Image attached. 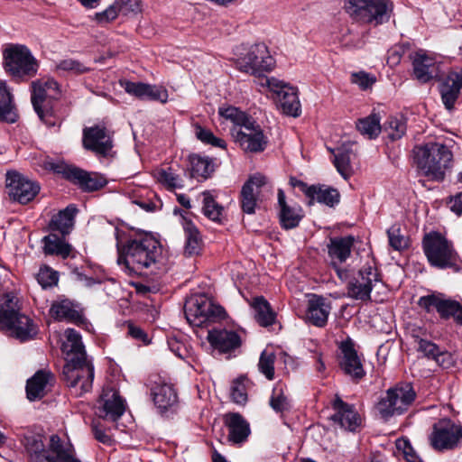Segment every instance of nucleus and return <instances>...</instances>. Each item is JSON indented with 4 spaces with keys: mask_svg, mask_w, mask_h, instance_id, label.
Wrapping results in <instances>:
<instances>
[{
    "mask_svg": "<svg viewBox=\"0 0 462 462\" xmlns=\"http://www.w3.org/2000/svg\"><path fill=\"white\" fill-rule=\"evenodd\" d=\"M169 95L168 91L163 87H159L155 85L146 84L145 88V98L159 101L162 104L166 103L168 100Z\"/></svg>",
    "mask_w": 462,
    "mask_h": 462,
    "instance_id": "nucleus-58",
    "label": "nucleus"
},
{
    "mask_svg": "<svg viewBox=\"0 0 462 462\" xmlns=\"http://www.w3.org/2000/svg\"><path fill=\"white\" fill-rule=\"evenodd\" d=\"M55 70L80 75L90 71V68L79 60L68 58L58 61L55 65Z\"/></svg>",
    "mask_w": 462,
    "mask_h": 462,
    "instance_id": "nucleus-48",
    "label": "nucleus"
},
{
    "mask_svg": "<svg viewBox=\"0 0 462 462\" xmlns=\"http://www.w3.org/2000/svg\"><path fill=\"white\" fill-rule=\"evenodd\" d=\"M371 3L380 5V8L370 7V24L379 25L390 20L393 12V4L389 0H371Z\"/></svg>",
    "mask_w": 462,
    "mask_h": 462,
    "instance_id": "nucleus-44",
    "label": "nucleus"
},
{
    "mask_svg": "<svg viewBox=\"0 0 462 462\" xmlns=\"http://www.w3.org/2000/svg\"><path fill=\"white\" fill-rule=\"evenodd\" d=\"M462 90V69L450 71L439 85V93L446 109L452 110Z\"/></svg>",
    "mask_w": 462,
    "mask_h": 462,
    "instance_id": "nucleus-22",
    "label": "nucleus"
},
{
    "mask_svg": "<svg viewBox=\"0 0 462 462\" xmlns=\"http://www.w3.org/2000/svg\"><path fill=\"white\" fill-rule=\"evenodd\" d=\"M353 153L349 150L342 148L337 149L334 154V165L337 168L338 173L345 179H349L355 172L354 166L352 164Z\"/></svg>",
    "mask_w": 462,
    "mask_h": 462,
    "instance_id": "nucleus-42",
    "label": "nucleus"
},
{
    "mask_svg": "<svg viewBox=\"0 0 462 462\" xmlns=\"http://www.w3.org/2000/svg\"><path fill=\"white\" fill-rule=\"evenodd\" d=\"M183 229L186 239L184 254L188 256L198 255L203 246V241L199 229L191 221H185Z\"/></svg>",
    "mask_w": 462,
    "mask_h": 462,
    "instance_id": "nucleus-37",
    "label": "nucleus"
},
{
    "mask_svg": "<svg viewBox=\"0 0 462 462\" xmlns=\"http://www.w3.org/2000/svg\"><path fill=\"white\" fill-rule=\"evenodd\" d=\"M125 406L124 401L115 389H106L103 391L99 401L98 415L107 420L116 421L125 412Z\"/></svg>",
    "mask_w": 462,
    "mask_h": 462,
    "instance_id": "nucleus-21",
    "label": "nucleus"
},
{
    "mask_svg": "<svg viewBox=\"0 0 462 462\" xmlns=\"http://www.w3.org/2000/svg\"><path fill=\"white\" fill-rule=\"evenodd\" d=\"M218 114L220 116L230 120L234 124L232 128L243 127L244 125L252 119L251 116H248L245 113L235 106H221L218 109Z\"/></svg>",
    "mask_w": 462,
    "mask_h": 462,
    "instance_id": "nucleus-46",
    "label": "nucleus"
},
{
    "mask_svg": "<svg viewBox=\"0 0 462 462\" xmlns=\"http://www.w3.org/2000/svg\"><path fill=\"white\" fill-rule=\"evenodd\" d=\"M332 409L334 413L331 420L340 428L349 431H356L362 424V418L352 404L345 402L338 395H336Z\"/></svg>",
    "mask_w": 462,
    "mask_h": 462,
    "instance_id": "nucleus-18",
    "label": "nucleus"
},
{
    "mask_svg": "<svg viewBox=\"0 0 462 462\" xmlns=\"http://www.w3.org/2000/svg\"><path fill=\"white\" fill-rule=\"evenodd\" d=\"M77 211L74 205H69L51 217L49 224L50 229L59 231L63 236L69 234L74 226V217Z\"/></svg>",
    "mask_w": 462,
    "mask_h": 462,
    "instance_id": "nucleus-31",
    "label": "nucleus"
},
{
    "mask_svg": "<svg viewBox=\"0 0 462 462\" xmlns=\"http://www.w3.org/2000/svg\"><path fill=\"white\" fill-rule=\"evenodd\" d=\"M415 396L416 393L410 383L398 384L386 391L385 396L376 404L377 411L383 419L400 415L407 411Z\"/></svg>",
    "mask_w": 462,
    "mask_h": 462,
    "instance_id": "nucleus-10",
    "label": "nucleus"
},
{
    "mask_svg": "<svg viewBox=\"0 0 462 462\" xmlns=\"http://www.w3.org/2000/svg\"><path fill=\"white\" fill-rule=\"evenodd\" d=\"M42 242L45 254L67 258L71 252V245L66 243L63 237H60L56 234H50L44 236Z\"/></svg>",
    "mask_w": 462,
    "mask_h": 462,
    "instance_id": "nucleus-39",
    "label": "nucleus"
},
{
    "mask_svg": "<svg viewBox=\"0 0 462 462\" xmlns=\"http://www.w3.org/2000/svg\"><path fill=\"white\" fill-rule=\"evenodd\" d=\"M412 68L415 79L423 84L437 78L439 73L435 58L422 50L412 56Z\"/></svg>",
    "mask_w": 462,
    "mask_h": 462,
    "instance_id": "nucleus-19",
    "label": "nucleus"
},
{
    "mask_svg": "<svg viewBox=\"0 0 462 462\" xmlns=\"http://www.w3.org/2000/svg\"><path fill=\"white\" fill-rule=\"evenodd\" d=\"M380 121L379 115L373 113L368 116L359 119L356 123V128L366 138L375 139L382 130Z\"/></svg>",
    "mask_w": 462,
    "mask_h": 462,
    "instance_id": "nucleus-41",
    "label": "nucleus"
},
{
    "mask_svg": "<svg viewBox=\"0 0 462 462\" xmlns=\"http://www.w3.org/2000/svg\"><path fill=\"white\" fill-rule=\"evenodd\" d=\"M50 314L57 320H66L77 324L84 322V317L79 305L69 299L55 300L51 304Z\"/></svg>",
    "mask_w": 462,
    "mask_h": 462,
    "instance_id": "nucleus-26",
    "label": "nucleus"
},
{
    "mask_svg": "<svg viewBox=\"0 0 462 462\" xmlns=\"http://www.w3.org/2000/svg\"><path fill=\"white\" fill-rule=\"evenodd\" d=\"M58 273L45 266L42 267L37 274V281L42 288L51 287L58 283Z\"/></svg>",
    "mask_w": 462,
    "mask_h": 462,
    "instance_id": "nucleus-56",
    "label": "nucleus"
},
{
    "mask_svg": "<svg viewBox=\"0 0 462 462\" xmlns=\"http://www.w3.org/2000/svg\"><path fill=\"white\" fill-rule=\"evenodd\" d=\"M154 404L165 411L177 402V393L171 384L160 383L152 389Z\"/></svg>",
    "mask_w": 462,
    "mask_h": 462,
    "instance_id": "nucleus-34",
    "label": "nucleus"
},
{
    "mask_svg": "<svg viewBox=\"0 0 462 462\" xmlns=\"http://www.w3.org/2000/svg\"><path fill=\"white\" fill-rule=\"evenodd\" d=\"M351 81L358 85L362 89H367L375 82V78L365 71H359L351 75Z\"/></svg>",
    "mask_w": 462,
    "mask_h": 462,
    "instance_id": "nucleus-62",
    "label": "nucleus"
},
{
    "mask_svg": "<svg viewBox=\"0 0 462 462\" xmlns=\"http://www.w3.org/2000/svg\"><path fill=\"white\" fill-rule=\"evenodd\" d=\"M354 241L355 239L351 236L330 239L328 251L332 264L336 265L346 262L351 254Z\"/></svg>",
    "mask_w": 462,
    "mask_h": 462,
    "instance_id": "nucleus-29",
    "label": "nucleus"
},
{
    "mask_svg": "<svg viewBox=\"0 0 462 462\" xmlns=\"http://www.w3.org/2000/svg\"><path fill=\"white\" fill-rule=\"evenodd\" d=\"M208 340L210 345L220 352H229L241 344L239 336L234 331L213 330L209 331Z\"/></svg>",
    "mask_w": 462,
    "mask_h": 462,
    "instance_id": "nucleus-28",
    "label": "nucleus"
},
{
    "mask_svg": "<svg viewBox=\"0 0 462 462\" xmlns=\"http://www.w3.org/2000/svg\"><path fill=\"white\" fill-rule=\"evenodd\" d=\"M387 235L389 245L393 249L402 251L408 247L409 240L401 233L400 227L396 226H391L387 231Z\"/></svg>",
    "mask_w": 462,
    "mask_h": 462,
    "instance_id": "nucleus-52",
    "label": "nucleus"
},
{
    "mask_svg": "<svg viewBox=\"0 0 462 462\" xmlns=\"http://www.w3.org/2000/svg\"><path fill=\"white\" fill-rule=\"evenodd\" d=\"M423 250L432 266L439 269H458L457 253L452 243L440 234L433 232L426 235L423 238Z\"/></svg>",
    "mask_w": 462,
    "mask_h": 462,
    "instance_id": "nucleus-7",
    "label": "nucleus"
},
{
    "mask_svg": "<svg viewBox=\"0 0 462 462\" xmlns=\"http://www.w3.org/2000/svg\"><path fill=\"white\" fill-rule=\"evenodd\" d=\"M184 313L189 324L199 327L223 318L225 310L207 295L193 294L186 300Z\"/></svg>",
    "mask_w": 462,
    "mask_h": 462,
    "instance_id": "nucleus-9",
    "label": "nucleus"
},
{
    "mask_svg": "<svg viewBox=\"0 0 462 462\" xmlns=\"http://www.w3.org/2000/svg\"><path fill=\"white\" fill-rule=\"evenodd\" d=\"M120 85L129 95L134 96L140 99L145 98V83L123 80L120 81Z\"/></svg>",
    "mask_w": 462,
    "mask_h": 462,
    "instance_id": "nucleus-59",
    "label": "nucleus"
},
{
    "mask_svg": "<svg viewBox=\"0 0 462 462\" xmlns=\"http://www.w3.org/2000/svg\"><path fill=\"white\" fill-rule=\"evenodd\" d=\"M115 3L123 15H136L142 11L141 0H116Z\"/></svg>",
    "mask_w": 462,
    "mask_h": 462,
    "instance_id": "nucleus-54",
    "label": "nucleus"
},
{
    "mask_svg": "<svg viewBox=\"0 0 462 462\" xmlns=\"http://www.w3.org/2000/svg\"><path fill=\"white\" fill-rule=\"evenodd\" d=\"M231 398L238 404H244L247 401V393L244 378L236 379L233 382L231 387Z\"/></svg>",
    "mask_w": 462,
    "mask_h": 462,
    "instance_id": "nucleus-57",
    "label": "nucleus"
},
{
    "mask_svg": "<svg viewBox=\"0 0 462 462\" xmlns=\"http://www.w3.org/2000/svg\"><path fill=\"white\" fill-rule=\"evenodd\" d=\"M118 248V264H124L130 272L142 273L151 267L159 269L162 261V248L154 237L143 236L130 239Z\"/></svg>",
    "mask_w": 462,
    "mask_h": 462,
    "instance_id": "nucleus-3",
    "label": "nucleus"
},
{
    "mask_svg": "<svg viewBox=\"0 0 462 462\" xmlns=\"http://www.w3.org/2000/svg\"><path fill=\"white\" fill-rule=\"evenodd\" d=\"M235 55L237 69L255 76L259 86L261 79H269L263 77V73L271 71L275 66V60L264 43L242 44L236 47Z\"/></svg>",
    "mask_w": 462,
    "mask_h": 462,
    "instance_id": "nucleus-5",
    "label": "nucleus"
},
{
    "mask_svg": "<svg viewBox=\"0 0 462 462\" xmlns=\"http://www.w3.org/2000/svg\"><path fill=\"white\" fill-rule=\"evenodd\" d=\"M277 195L281 226L284 229H291L298 226L303 217L302 208L295 203H288L282 189H278Z\"/></svg>",
    "mask_w": 462,
    "mask_h": 462,
    "instance_id": "nucleus-25",
    "label": "nucleus"
},
{
    "mask_svg": "<svg viewBox=\"0 0 462 462\" xmlns=\"http://www.w3.org/2000/svg\"><path fill=\"white\" fill-rule=\"evenodd\" d=\"M370 7L380 8V5H373L371 0H346L345 9L349 16L359 23H369L371 16L369 15Z\"/></svg>",
    "mask_w": 462,
    "mask_h": 462,
    "instance_id": "nucleus-35",
    "label": "nucleus"
},
{
    "mask_svg": "<svg viewBox=\"0 0 462 462\" xmlns=\"http://www.w3.org/2000/svg\"><path fill=\"white\" fill-rule=\"evenodd\" d=\"M157 180L171 189L181 188V180L171 168L157 170L154 173Z\"/></svg>",
    "mask_w": 462,
    "mask_h": 462,
    "instance_id": "nucleus-51",
    "label": "nucleus"
},
{
    "mask_svg": "<svg viewBox=\"0 0 462 462\" xmlns=\"http://www.w3.org/2000/svg\"><path fill=\"white\" fill-rule=\"evenodd\" d=\"M386 131L389 138L392 140H398L405 134L406 124L402 119L395 117L390 118L387 122Z\"/></svg>",
    "mask_w": 462,
    "mask_h": 462,
    "instance_id": "nucleus-55",
    "label": "nucleus"
},
{
    "mask_svg": "<svg viewBox=\"0 0 462 462\" xmlns=\"http://www.w3.org/2000/svg\"><path fill=\"white\" fill-rule=\"evenodd\" d=\"M66 340L62 350L67 355L63 375L71 393L80 396L91 390L94 379V366L87 359L80 334L73 328L65 330Z\"/></svg>",
    "mask_w": 462,
    "mask_h": 462,
    "instance_id": "nucleus-1",
    "label": "nucleus"
},
{
    "mask_svg": "<svg viewBox=\"0 0 462 462\" xmlns=\"http://www.w3.org/2000/svg\"><path fill=\"white\" fill-rule=\"evenodd\" d=\"M453 139L429 141L412 149L414 163L419 171L430 180L442 181L453 165Z\"/></svg>",
    "mask_w": 462,
    "mask_h": 462,
    "instance_id": "nucleus-2",
    "label": "nucleus"
},
{
    "mask_svg": "<svg viewBox=\"0 0 462 462\" xmlns=\"http://www.w3.org/2000/svg\"><path fill=\"white\" fill-rule=\"evenodd\" d=\"M330 311L331 306L325 298L312 295L308 300L305 319L313 326L323 328L327 325Z\"/></svg>",
    "mask_w": 462,
    "mask_h": 462,
    "instance_id": "nucleus-23",
    "label": "nucleus"
},
{
    "mask_svg": "<svg viewBox=\"0 0 462 462\" xmlns=\"http://www.w3.org/2000/svg\"><path fill=\"white\" fill-rule=\"evenodd\" d=\"M18 118L14 97L6 83L0 80V121L14 123Z\"/></svg>",
    "mask_w": 462,
    "mask_h": 462,
    "instance_id": "nucleus-32",
    "label": "nucleus"
},
{
    "mask_svg": "<svg viewBox=\"0 0 462 462\" xmlns=\"http://www.w3.org/2000/svg\"><path fill=\"white\" fill-rule=\"evenodd\" d=\"M429 441L437 451L455 449L462 442V427L451 420H440L433 425Z\"/></svg>",
    "mask_w": 462,
    "mask_h": 462,
    "instance_id": "nucleus-11",
    "label": "nucleus"
},
{
    "mask_svg": "<svg viewBox=\"0 0 462 462\" xmlns=\"http://www.w3.org/2000/svg\"><path fill=\"white\" fill-rule=\"evenodd\" d=\"M0 330L21 342L31 340L37 334L33 320L20 312L18 300L10 292L0 295Z\"/></svg>",
    "mask_w": 462,
    "mask_h": 462,
    "instance_id": "nucleus-4",
    "label": "nucleus"
},
{
    "mask_svg": "<svg viewBox=\"0 0 462 462\" xmlns=\"http://www.w3.org/2000/svg\"><path fill=\"white\" fill-rule=\"evenodd\" d=\"M195 134L202 143L216 147L226 148V142L223 139L216 137L210 130L203 128L200 125H196Z\"/></svg>",
    "mask_w": 462,
    "mask_h": 462,
    "instance_id": "nucleus-53",
    "label": "nucleus"
},
{
    "mask_svg": "<svg viewBox=\"0 0 462 462\" xmlns=\"http://www.w3.org/2000/svg\"><path fill=\"white\" fill-rule=\"evenodd\" d=\"M5 69L14 76L33 75L38 62L24 45H12L4 51Z\"/></svg>",
    "mask_w": 462,
    "mask_h": 462,
    "instance_id": "nucleus-12",
    "label": "nucleus"
},
{
    "mask_svg": "<svg viewBox=\"0 0 462 462\" xmlns=\"http://www.w3.org/2000/svg\"><path fill=\"white\" fill-rule=\"evenodd\" d=\"M306 196L310 198V204L314 200L325 204L328 207H334L339 202L340 195L336 189L312 185L306 189Z\"/></svg>",
    "mask_w": 462,
    "mask_h": 462,
    "instance_id": "nucleus-33",
    "label": "nucleus"
},
{
    "mask_svg": "<svg viewBox=\"0 0 462 462\" xmlns=\"http://www.w3.org/2000/svg\"><path fill=\"white\" fill-rule=\"evenodd\" d=\"M365 263L347 283V296L351 299L367 301L371 300L374 288L382 285L374 258L367 254Z\"/></svg>",
    "mask_w": 462,
    "mask_h": 462,
    "instance_id": "nucleus-8",
    "label": "nucleus"
},
{
    "mask_svg": "<svg viewBox=\"0 0 462 462\" xmlns=\"http://www.w3.org/2000/svg\"><path fill=\"white\" fill-rule=\"evenodd\" d=\"M251 178L261 179L260 181H256L255 183H252V191L253 194L255 195V198L258 199L260 196L263 195V192H271L272 186L268 183V180L265 176L262 174H254Z\"/></svg>",
    "mask_w": 462,
    "mask_h": 462,
    "instance_id": "nucleus-63",
    "label": "nucleus"
},
{
    "mask_svg": "<svg viewBox=\"0 0 462 462\" xmlns=\"http://www.w3.org/2000/svg\"><path fill=\"white\" fill-rule=\"evenodd\" d=\"M270 406L276 412H283L290 409V402L284 394V385L276 383L273 389L272 396L270 399Z\"/></svg>",
    "mask_w": 462,
    "mask_h": 462,
    "instance_id": "nucleus-49",
    "label": "nucleus"
},
{
    "mask_svg": "<svg viewBox=\"0 0 462 462\" xmlns=\"http://www.w3.org/2000/svg\"><path fill=\"white\" fill-rule=\"evenodd\" d=\"M25 448L27 452L30 454V457H32V456L40 455L46 452L41 437L32 436L26 438Z\"/></svg>",
    "mask_w": 462,
    "mask_h": 462,
    "instance_id": "nucleus-61",
    "label": "nucleus"
},
{
    "mask_svg": "<svg viewBox=\"0 0 462 462\" xmlns=\"http://www.w3.org/2000/svg\"><path fill=\"white\" fill-rule=\"evenodd\" d=\"M343 359L341 366L345 373L355 378H362L365 372L356 352L352 346L345 345L342 347Z\"/></svg>",
    "mask_w": 462,
    "mask_h": 462,
    "instance_id": "nucleus-38",
    "label": "nucleus"
},
{
    "mask_svg": "<svg viewBox=\"0 0 462 462\" xmlns=\"http://www.w3.org/2000/svg\"><path fill=\"white\" fill-rule=\"evenodd\" d=\"M398 448H402L403 456L408 462H420V459L417 455L416 451L411 446V444L406 441H399Z\"/></svg>",
    "mask_w": 462,
    "mask_h": 462,
    "instance_id": "nucleus-64",
    "label": "nucleus"
},
{
    "mask_svg": "<svg viewBox=\"0 0 462 462\" xmlns=\"http://www.w3.org/2000/svg\"><path fill=\"white\" fill-rule=\"evenodd\" d=\"M6 189L10 198L21 204L32 201L40 191V185L15 170L5 174Z\"/></svg>",
    "mask_w": 462,
    "mask_h": 462,
    "instance_id": "nucleus-14",
    "label": "nucleus"
},
{
    "mask_svg": "<svg viewBox=\"0 0 462 462\" xmlns=\"http://www.w3.org/2000/svg\"><path fill=\"white\" fill-rule=\"evenodd\" d=\"M252 308L254 310L255 319L261 326L267 327L274 322L275 315L263 297L254 299Z\"/></svg>",
    "mask_w": 462,
    "mask_h": 462,
    "instance_id": "nucleus-43",
    "label": "nucleus"
},
{
    "mask_svg": "<svg viewBox=\"0 0 462 462\" xmlns=\"http://www.w3.org/2000/svg\"><path fill=\"white\" fill-rule=\"evenodd\" d=\"M203 214L210 220L219 222L223 214V207L219 205L209 191L202 192Z\"/></svg>",
    "mask_w": 462,
    "mask_h": 462,
    "instance_id": "nucleus-45",
    "label": "nucleus"
},
{
    "mask_svg": "<svg viewBox=\"0 0 462 462\" xmlns=\"http://www.w3.org/2000/svg\"><path fill=\"white\" fill-rule=\"evenodd\" d=\"M215 171L214 161L208 156L191 154L189 156V171L190 178L198 180L208 179Z\"/></svg>",
    "mask_w": 462,
    "mask_h": 462,
    "instance_id": "nucleus-30",
    "label": "nucleus"
},
{
    "mask_svg": "<svg viewBox=\"0 0 462 462\" xmlns=\"http://www.w3.org/2000/svg\"><path fill=\"white\" fill-rule=\"evenodd\" d=\"M261 87H266L277 96V101L282 113L297 117L300 114V103L297 89L282 80L271 77L261 79Z\"/></svg>",
    "mask_w": 462,
    "mask_h": 462,
    "instance_id": "nucleus-13",
    "label": "nucleus"
},
{
    "mask_svg": "<svg viewBox=\"0 0 462 462\" xmlns=\"http://www.w3.org/2000/svg\"><path fill=\"white\" fill-rule=\"evenodd\" d=\"M261 180V179H258ZM254 183L257 180V178H250L243 186L241 190V205L243 211L247 214H253L254 212V208L256 206V200L255 195L253 194L252 191V183Z\"/></svg>",
    "mask_w": 462,
    "mask_h": 462,
    "instance_id": "nucleus-47",
    "label": "nucleus"
},
{
    "mask_svg": "<svg viewBox=\"0 0 462 462\" xmlns=\"http://www.w3.org/2000/svg\"><path fill=\"white\" fill-rule=\"evenodd\" d=\"M418 351L424 356L432 358L439 365L447 367L446 361H449L450 356L446 352H441L439 347L433 342L426 339L418 340Z\"/></svg>",
    "mask_w": 462,
    "mask_h": 462,
    "instance_id": "nucleus-40",
    "label": "nucleus"
},
{
    "mask_svg": "<svg viewBox=\"0 0 462 462\" xmlns=\"http://www.w3.org/2000/svg\"><path fill=\"white\" fill-rule=\"evenodd\" d=\"M225 423L228 428L230 441L239 444L247 439L250 434L249 423L239 413L226 414Z\"/></svg>",
    "mask_w": 462,
    "mask_h": 462,
    "instance_id": "nucleus-27",
    "label": "nucleus"
},
{
    "mask_svg": "<svg viewBox=\"0 0 462 462\" xmlns=\"http://www.w3.org/2000/svg\"><path fill=\"white\" fill-rule=\"evenodd\" d=\"M83 145L97 156L108 157L113 153V142L105 127L98 125L85 128L83 131Z\"/></svg>",
    "mask_w": 462,
    "mask_h": 462,
    "instance_id": "nucleus-17",
    "label": "nucleus"
},
{
    "mask_svg": "<svg viewBox=\"0 0 462 462\" xmlns=\"http://www.w3.org/2000/svg\"><path fill=\"white\" fill-rule=\"evenodd\" d=\"M120 14L117 5L114 2L111 5H109L106 10L103 12L96 13L95 14V20L99 24H106L114 21L118 14Z\"/></svg>",
    "mask_w": 462,
    "mask_h": 462,
    "instance_id": "nucleus-60",
    "label": "nucleus"
},
{
    "mask_svg": "<svg viewBox=\"0 0 462 462\" xmlns=\"http://www.w3.org/2000/svg\"><path fill=\"white\" fill-rule=\"evenodd\" d=\"M276 356L273 351L264 349L260 356L258 362L259 371L268 379L274 378V362Z\"/></svg>",
    "mask_w": 462,
    "mask_h": 462,
    "instance_id": "nucleus-50",
    "label": "nucleus"
},
{
    "mask_svg": "<svg viewBox=\"0 0 462 462\" xmlns=\"http://www.w3.org/2000/svg\"><path fill=\"white\" fill-rule=\"evenodd\" d=\"M55 383L54 374L47 369L37 371L26 383L27 398L36 401L43 398L51 391Z\"/></svg>",
    "mask_w": 462,
    "mask_h": 462,
    "instance_id": "nucleus-20",
    "label": "nucleus"
},
{
    "mask_svg": "<svg viewBox=\"0 0 462 462\" xmlns=\"http://www.w3.org/2000/svg\"><path fill=\"white\" fill-rule=\"evenodd\" d=\"M50 449L55 456L52 457L53 462H80L75 457L73 446L68 441H61L57 435L51 437Z\"/></svg>",
    "mask_w": 462,
    "mask_h": 462,
    "instance_id": "nucleus-36",
    "label": "nucleus"
},
{
    "mask_svg": "<svg viewBox=\"0 0 462 462\" xmlns=\"http://www.w3.org/2000/svg\"><path fill=\"white\" fill-rule=\"evenodd\" d=\"M234 140L246 152H263L267 144L261 126L252 118L243 127L231 128Z\"/></svg>",
    "mask_w": 462,
    "mask_h": 462,
    "instance_id": "nucleus-16",
    "label": "nucleus"
},
{
    "mask_svg": "<svg viewBox=\"0 0 462 462\" xmlns=\"http://www.w3.org/2000/svg\"><path fill=\"white\" fill-rule=\"evenodd\" d=\"M67 178L85 191H95L106 184V179L97 172H88L79 168H69Z\"/></svg>",
    "mask_w": 462,
    "mask_h": 462,
    "instance_id": "nucleus-24",
    "label": "nucleus"
},
{
    "mask_svg": "<svg viewBox=\"0 0 462 462\" xmlns=\"http://www.w3.org/2000/svg\"><path fill=\"white\" fill-rule=\"evenodd\" d=\"M418 305L427 312L435 309L440 318L444 319L453 318L457 324L462 326V304L457 300L448 299L441 293H432L420 297Z\"/></svg>",
    "mask_w": 462,
    "mask_h": 462,
    "instance_id": "nucleus-15",
    "label": "nucleus"
},
{
    "mask_svg": "<svg viewBox=\"0 0 462 462\" xmlns=\"http://www.w3.org/2000/svg\"><path fill=\"white\" fill-rule=\"evenodd\" d=\"M32 104L39 118L48 126L59 125L52 103L61 96L59 83L53 79L38 80L32 83Z\"/></svg>",
    "mask_w": 462,
    "mask_h": 462,
    "instance_id": "nucleus-6",
    "label": "nucleus"
}]
</instances>
